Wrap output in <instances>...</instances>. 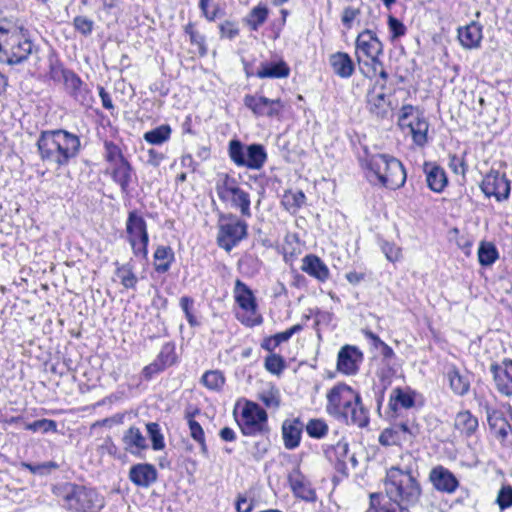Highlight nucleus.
I'll use <instances>...</instances> for the list:
<instances>
[{
  "label": "nucleus",
  "instance_id": "41",
  "mask_svg": "<svg viewBox=\"0 0 512 512\" xmlns=\"http://www.w3.org/2000/svg\"><path fill=\"white\" fill-rule=\"evenodd\" d=\"M156 361L164 368L170 367L176 362V352H175V344L172 342L165 343L157 358Z\"/></svg>",
  "mask_w": 512,
  "mask_h": 512
},
{
  "label": "nucleus",
  "instance_id": "39",
  "mask_svg": "<svg viewBox=\"0 0 512 512\" xmlns=\"http://www.w3.org/2000/svg\"><path fill=\"white\" fill-rule=\"evenodd\" d=\"M188 425H189L191 437L196 442L199 443L200 451H201L202 455L207 457L208 456V447H207V444L205 441V434H204L203 428L197 421H195L191 417L188 418Z\"/></svg>",
  "mask_w": 512,
  "mask_h": 512
},
{
  "label": "nucleus",
  "instance_id": "17",
  "mask_svg": "<svg viewBox=\"0 0 512 512\" xmlns=\"http://www.w3.org/2000/svg\"><path fill=\"white\" fill-rule=\"evenodd\" d=\"M490 372L497 391L504 396H512V360L504 359L500 363H492Z\"/></svg>",
  "mask_w": 512,
  "mask_h": 512
},
{
  "label": "nucleus",
  "instance_id": "28",
  "mask_svg": "<svg viewBox=\"0 0 512 512\" xmlns=\"http://www.w3.org/2000/svg\"><path fill=\"white\" fill-rule=\"evenodd\" d=\"M289 65L282 59L272 62H262L255 74L260 79H281L290 75Z\"/></svg>",
  "mask_w": 512,
  "mask_h": 512
},
{
  "label": "nucleus",
  "instance_id": "21",
  "mask_svg": "<svg viewBox=\"0 0 512 512\" xmlns=\"http://www.w3.org/2000/svg\"><path fill=\"white\" fill-rule=\"evenodd\" d=\"M489 429L497 440L504 443L512 432L511 423L505 418L503 412L486 407Z\"/></svg>",
  "mask_w": 512,
  "mask_h": 512
},
{
  "label": "nucleus",
  "instance_id": "20",
  "mask_svg": "<svg viewBox=\"0 0 512 512\" xmlns=\"http://www.w3.org/2000/svg\"><path fill=\"white\" fill-rule=\"evenodd\" d=\"M429 479L436 490L448 494L454 493L459 486L455 475L443 466L434 467L430 471Z\"/></svg>",
  "mask_w": 512,
  "mask_h": 512
},
{
  "label": "nucleus",
  "instance_id": "14",
  "mask_svg": "<svg viewBox=\"0 0 512 512\" xmlns=\"http://www.w3.org/2000/svg\"><path fill=\"white\" fill-rule=\"evenodd\" d=\"M126 233L127 240L131 245L133 254L136 257H141L146 260L148 257L149 243L147 223L135 210L128 213L126 220Z\"/></svg>",
  "mask_w": 512,
  "mask_h": 512
},
{
  "label": "nucleus",
  "instance_id": "48",
  "mask_svg": "<svg viewBox=\"0 0 512 512\" xmlns=\"http://www.w3.org/2000/svg\"><path fill=\"white\" fill-rule=\"evenodd\" d=\"M104 149V158L108 165L125 158L120 147L112 141H105Z\"/></svg>",
  "mask_w": 512,
  "mask_h": 512
},
{
  "label": "nucleus",
  "instance_id": "25",
  "mask_svg": "<svg viewBox=\"0 0 512 512\" xmlns=\"http://www.w3.org/2000/svg\"><path fill=\"white\" fill-rule=\"evenodd\" d=\"M157 476L156 468L148 463L136 464L129 471L131 482L140 487H149L157 480Z\"/></svg>",
  "mask_w": 512,
  "mask_h": 512
},
{
  "label": "nucleus",
  "instance_id": "35",
  "mask_svg": "<svg viewBox=\"0 0 512 512\" xmlns=\"http://www.w3.org/2000/svg\"><path fill=\"white\" fill-rule=\"evenodd\" d=\"M415 396L414 391L397 387L390 395V406L393 410H397L398 406L410 409L415 405Z\"/></svg>",
  "mask_w": 512,
  "mask_h": 512
},
{
  "label": "nucleus",
  "instance_id": "22",
  "mask_svg": "<svg viewBox=\"0 0 512 512\" xmlns=\"http://www.w3.org/2000/svg\"><path fill=\"white\" fill-rule=\"evenodd\" d=\"M445 377L455 395L462 397L468 394L471 386L468 372H461L455 365H450L447 367Z\"/></svg>",
  "mask_w": 512,
  "mask_h": 512
},
{
  "label": "nucleus",
  "instance_id": "6",
  "mask_svg": "<svg viewBox=\"0 0 512 512\" xmlns=\"http://www.w3.org/2000/svg\"><path fill=\"white\" fill-rule=\"evenodd\" d=\"M355 46V55L361 73L367 78L375 77L378 66H382V61L379 59L383 53L382 42L372 29L366 28L358 34Z\"/></svg>",
  "mask_w": 512,
  "mask_h": 512
},
{
  "label": "nucleus",
  "instance_id": "61",
  "mask_svg": "<svg viewBox=\"0 0 512 512\" xmlns=\"http://www.w3.org/2000/svg\"><path fill=\"white\" fill-rule=\"evenodd\" d=\"M262 438L259 441H256L253 447V455L255 458H262L268 451L270 447V440L268 436H261Z\"/></svg>",
  "mask_w": 512,
  "mask_h": 512
},
{
  "label": "nucleus",
  "instance_id": "12",
  "mask_svg": "<svg viewBox=\"0 0 512 512\" xmlns=\"http://www.w3.org/2000/svg\"><path fill=\"white\" fill-rule=\"evenodd\" d=\"M238 424L245 436H266L270 432L266 411L251 401L244 405Z\"/></svg>",
  "mask_w": 512,
  "mask_h": 512
},
{
  "label": "nucleus",
  "instance_id": "15",
  "mask_svg": "<svg viewBox=\"0 0 512 512\" xmlns=\"http://www.w3.org/2000/svg\"><path fill=\"white\" fill-rule=\"evenodd\" d=\"M243 103L256 117L279 118L284 104L280 98L269 99L260 94H247Z\"/></svg>",
  "mask_w": 512,
  "mask_h": 512
},
{
  "label": "nucleus",
  "instance_id": "42",
  "mask_svg": "<svg viewBox=\"0 0 512 512\" xmlns=\"http://www.w3.org/2000/svg\"><path fill=\"white\" fill-rule=\"evenodd\" d=\"M267 17L268 9L266 7H254L247 17V24L252 30L257 31L266 22Z\"/></svg>",
  "mask_w": 512,
  "mask_h": 512
},
{
  "label": "nucleus",
  "instance_id": "44",
  "mask_svg": "<svg viewBox=\"0 0 512 512\" xmlns=\"http://www.w3.org/2000/svg\"><path fill=\"white\" fill-rule=\"evenodd\" d=\"M116 275L120 279L121 284L127 289H135L138 279L134 274L130 265H122L117 268Z\"/></svg>",
  "mask_w": 512,
  "mask_h": 512
},
{
  "label": "nucleus",
  "instance_id": "8",
  "mask_svg": "<svg viewBox=\"0 0 512 512\" xmlns=\"http://www.w3.org/2000/svg\"><path fill=\"white\" fill-rule=\"evenodd\" d=\"M215 191L219 200L226 206L239 210L244 217H251L250 194L240 187L235 177L228 173L219 174L215 183Z\"/></svg>",
  "mask_w": 512,
  "mask_h": 512
},
{
  "label": "nucleus",
  "instance_id": "33",
  "mask_svg": "<svg viewBox=\"0 0 512 512\" xmlns=\"http://www.w3.org/2000/svg\"><path fill=\"white\" fill-rule=\"evenodd\" d=\"M302 329V325L296 324L286 331L266 337L261 343V348L266 351L273 352L280 344L287 342L294 334L300 332Z\"/></svg>",
  "mask_w": 512,
  "mask_h": 512
},
{
  "label": "nucleus",
  "instance_id": "34",
  "mask_svg": "<svg viewBox=\"0 0 512 512\" xmlns=\"http://www.w3.org/2000/svg\"><path fill=\"white\" fill-rule=\"evenodd\" d=\"M175 260V254L170 246H158L154 252V268L158 273H166Z\"/></svg>",
  "mask_w": 512,
  "mask_h": 512
},
{
  "label": "nucleus",
  "instance_id": "29",
  "mask_svg": "<svg viewBox=\"0 0 512 512\" xmlns=\"http://www.w3.org/2000/svg\"><path fill=\"white\" fill-rule=\"evenodd\" d=\"M303 427V423L298 418L283 422L282 436L285 448L292 450L299 446Z\"/></svg>",
  "mask_w": 512,
  "mask_h": 512
},
{
  "label": "nucleus",
  "instance_id": "10",
  "mask_svg": "<svg viewBox=\"0 0 512 512\" xmlns=\"http://www.w3.org/2000/svg\"><path fill=\"white\" fill-rule=\"evenodd\" d=\"M229 157L239 167L252 170L261 169L267 161V153L261 144L244 146L239 140L229 142Z\"/></svg>",
  "mask_w": 512,
  "mask_h": 512
},
{
  "label": "nucleus",
  "instance_id": "23",
  "mask_svg": "<svg viewBox=\"0 0 512 512\" xmlns=\"http://www.w3.org/2000/svg\"><path fill=\"white\" fill-rule=\"evenodd\" d=\"M458 39L461 45L466 49L480 47L483 39V26L476 21H472L463 27H459Z\"/></svg>",
  "mask_w": 512,
  "mask_h": 512
},
{
  "label": "nucleus",
  "instance_id": "36",
  "mask_svg": "<svg viewBox=\"0 0 512 512\" xmlns=\"http://www.w3.org/2000/svg\"><path fill=\"white\" fill-rule=\"evenodd\" d=\"M368 109L377 116L383 118L388 112V101L385 93H371L368 96Z\"/></svg>",
  "mask_w": 512,
  "mask_h": 512
},
{
  "label": "nucleus",
  "instance_id": "26",
  "mask_svg": "<svg viewBox=\"0 0 512 512\" xmlns=\"http://www.w3.org/2000/svg\"><path fill=\"white\" fill-rule=\"evenodd\" d=\"M301 270L320 282H325L330 276L327 265L314 254H308L302 259Z\"/></svg>",
  "mask_w": 512,
  "mask_h": 512
},
{
  "label": "nucleus",
  "instance_id": "53",
  "mask_svg": "<svg viewBox=\"0 0 512 512\" xmlns=\"http://www.w3.org/2000/svg\"><path fill=\"white\" fill-rule=\"evenodd\" d=\"M364 9L366 11V16L358 20L359 25H363L366 28L375 26L378 15H379V6L372 7L370 5L364 6Z\"/></svg>",
  "mask_w": 512,
  "mask_h": 512
},
{
  "label": "nucleus",
  "instance_id": "59",
  "mask_svg": "<svg viewBox=\"0 0 512 512\" xmlns=\"http://www.w3.org/2000/svg\"><path fill=\"white\" fill-rule=\"evenodd\" d=\"M383 253L385 254L386 258L391 261L395 262L398 261L401 258V249L396 246L393 243L384 242L381 246Z\"/></svg>",
  "mask_w": 512,
  "mask_h": 512
},
{
  "label": "nucleus",
  "instance_id": "7",
  "mask_svg": "<svg viewBox=\"0 0 512 512\" xmlns=\"http://www.w3.org/2000/svg\"><path fill=\"white\" fill-rule=\"evenodd\" d=\"M34 45L22 30L0 26V63L17 65L26 61Z\"/></svg>",
  "mask_w": 512,
  "mask_h": 512
},
{
  "label": "nucleus",
  "instance_id": "2",
  "mask_svg": "<svg viewBox=\"0 0 512 512\" xmlns=\"http://www.w3.org/2000/svg\"><path fill=\"white\" fill-rule=\"evenodd\" d=\"M36 145L40 159L56 170L68 166L81 150L79 136L64 129L42 131Z\"/></svg>",
  "mask_w": 512,
  "mask_h": 512
},
{
  "label": "nucleus",
  "instance_id": "54",
  "mask_svg": "<svg viewBox=\"0 0 512 512\" xmlns=\"http://www.w3.org/2000/svg\"><path fill=\"white\" fill-rule=\"evenodd\" d=\"M259 399L268 407V408H277L280 405V396L279 392L274 389H269L262 391L259 394Z\"/></svg>",
  "mask_w": 512,
  "mask_h": 512
},
{
  "label": "nucleus",
  "instance_id": "18",
  "mask_svg": "<svg viewBox=\"0 0 512 512\" xmlns=\"http://www.w3.org/2000/svg\"><path fill=\"white\" fill-rule=\"evenodd\" d=\"M363 360L362 352L355 346L346 345L338 353L337 368L340 372L353 375Z\"/></svg>",
  "mask_w": 512,
  "mask_h": 512
},
{
  "label": "nucleus",
  "instance_id": "52",
  "mask_svg": "<svg viewBox=\"0 0 512 512\" xmlns=\"http://www.w3.org/2000/svg\"><path fill=\"white\" fill-rule=\"evenodd\" d=\"M73 26L80 34L89 36L94 28V22L85 16H76L73 20Z\"/></svg>",
  "mask_w": 512,
  "mask_h": 512
},
{
  "label": "nucleus",
  "instance_id": "47",
  "mask_svg": "<svg viewBox=\"0 0 512 512\" xmlns=\"http://www.w3.org/2000/svg\"><path fill=\"white\" fill-rule=\"evenodd\" d=\"M265 368L272 374L279 375L285 368V360L278 354H270L265 358Z\"/></svg>",
  "mask_w": 512,
  "mask_h": 512
},
{
  "label": "nucleus",
  "instance_id": "62",
  "mask_svg": "<svg viewBox=\"0 0 512 512\" xmlns=\"http://www.w3.org/2000/svg\"><path fill=\"white\" fill-rule=\"evenodd\" d=\"M448 165L455 174L464 175L466 172V164L464 158L459 157L458 155H450Z\"/></svg>",
  "mask_w": 512,
  "mask_h": 512
},
{
  "label": "nucleus",
  "instance_id": "64",
  "mask_svg": "<svg viewBox=\"0 0 512 512\" xmlns=\"http://www.w3.org/2000/svg\"><path fill=\"white\" fill-rule=\"evenodd\" d=\"M410 507L411 506H406L402 503L391 501L381 504L379 508L376 510V512H410Z\"/></svg>",
  "mask_w": 512,
  "mask_h": 512
},
{
  "label": "nucleus",
  "instance_id": "5",
  "mask_svg": "<svg viewBox=\"0 0 512 512\" xmlns=\"http://www.w3.org/2000/svg\"><path fill=\"white\" fill-rule=\"evenodd\" d=\"M62 508L70 512H99L103 498L94 490L75 483H61L53 487Z\"/></svg>",
  "mask_w": 512,
  "mask_h": 512
},
{
  "label": "nucleus",
  "instance_id": "40",
  "mask_svg": "<svg viewBox=\"0 0 512 512\" xmlns=\"http://www.w3.org/2000/svg\"><path fill=\"white\" fill-rule=\"evenodd\" d=\"M201 382L210 390H220L225 383V377L221 371L211 370L203 374Z\"/></svg>",
  "mask_w": 512,
  "mask_h": 512
},
{
  "label": "nucleus",
  "instance_id": "56",
  "mask_svg": "<svg viewBox=\"0 0 512 512\" xmlns=\"http://www.w3.org/2000/svg\"><path fill=\"white\" fill-rule=\"evenodd\" d=\"M193 304H194V300L188 296H183L180 299V307L183 310L188 323L191 326H196V325H198V321L191 311Z\"/></svg>",
  "mask_w": 512,
  "mask_h": 512
},
{
  "label": "nucleus",
  "instance_id": "4",
  "mask_svg": "<svg viewBox=\"0 0 512 512\" xmlns=\"http://www.w3.org/2000/svg\"><path fill=\"white\" fill-rule=\"evenodd\" d=\"M384 489L390 501L411 507L419 502L422 494L417 477L411 471L401 469L398 466H392L387 470Z\"/></svg>",
  "mask_w": 512,
  "mask_h": 512
},
{
  "label": "nucleus",
  "instance_id": "46",
  "mask_svg": "<svg viewBox=\"0 0 512 512\" xmlns=\"http://www.w3.org/2000/svg\"><path fill=\"white\" fill-rule=\"evenodd\" d=\"M63 83L66 89L70 92L71 95L77 97L81 92V88L83 86V82L78 75H76L73 71L69 70L66 73V76L63 80Z\"/></svg>",
  "mask_w": 512,
  "mask_h": 512
},
{
  "label": "nucleus",
  "instance_id": "27",
  "mask_svg": "<svg viewBox=\"0 0 512 512\" xmlns=\"http://www.w3.org/2000/svg\"><path fill=\"white\" fill-rule=\"evenodd\" d=\"M107 172L114 182L119 184L122 192H126L131 182L132 167L126 158L114 162L107 167Z\"/></svg>",
  "mask_w": 512,
  "mask_h": 512
},
{
  "label": "nucleus",
  "instance_id": "49",
  "mask_svg": "<svg viewBox=\"0 0 512 512\" xmlns=\"http://www.w3.org/2000/svg\"><path fill=\"white\" fill-rule=\"evenodd\" d=\"M496 503L501 510H505L512 506V486L509 484L502 485L500 488Z\"/></svg>",
  "mask_w": 512,
  "mask_h": 512
},
{
  "label": "nucleus",
  "instance_id": "13",
  "mask_svg": "<svg viewBox=\"0 0 512 512\" xmlns=\"http://www.w3.org/2000/svg\"><path fill=\"white\" fill-rule=\"evenodd\" d=\"M233 296L235 302L242 310V314H237L238 320L242 324L253 327L260 325L263 321L260 314H258V305L253 291L240 279L235 281L233 289Z\"/></svg>",
  "mask_w": 512,
  "mask_h": 512
},
{
  "label": "nucleus",
  "instance_id": "51",
  "mask_svg": "<svg viewBox=\"0 0 512 512\" xmlns=\"http://www.w3.org/2000/svg\"><path fill=\"white\" fill-rule=\"evenodd\" d=\"M25 429L33 432L39 430H42L43 432L56 431L57 423L50 419H40L26 424Z\"/></svg>",
  "mask_w": 512,
  "mask_h": 512
},
{
  "label": "nucleus",
  "instance_id": "37",
  "mask_svg": "<svg viewBox=\"0 0 512 512\" xmlns=\"http://www.w3.org/2000/svg\"><path fill=\"white\" fill-rule=\"evenodd\" d=\"M171 135V128L169 125H161L150 131H147L143 138L146 142L152 145H161L166 142Z\"/></svg>",
  "mask_w": 512,
  "mask_h": 512
},
{
  "label": "nucleus",
  "instance_id": "55",
  "mask_svg": "<svg viewBox=\"0 0 512 512\" xmlns=\"http://www.w3.org/2000/svg\"><path fill=\"white\" fill-rule=\"evenodd\" d=\"M212 3V0H199V8L201 10L202 15L209 22L215 21L218 17V13L220 11V7L218 4L213 5V9L209 10V5Z\"/></svg>",
  "mask_w": 512,
  "mask_h": 512
},
{
  "label": "nucleus",
  "instance_id": "50",
  "mask_svg": "<svg viewBox=\"0 0 512 512\" xmlns=\"http://www.w3.org/2000/svg\"><path fill=\"white\" fill-rule=\"evenodd\" d=\"M388 28L392 40L404 36L407 31L406 26L403 24V22L392 15L388 16Z\"/></svg>",
  "mask_w": 512,
  "mask_h": 512
},
{
  "label": "nucleus",
  "instance_id": "57",
  "mask_svg": "<svg viewBox=\"0 0 512 512\" xmlns=\"http://www.w3.org/2000/svg\"><path fill=\"white\" fill-rule=\"evenodd\" d=\"M394 374H395V370L393 368H391L388 364L381 367L377 371V377L381 381L382 392L385 389H387V387L391 384ZM382 397H383V393L381 394V398Z\"/></svg>",
  "mask_w": 512,
  "mask_h": 512
},
{
  "label": "nucleus",
  "instance_id": "31",
  "mask_svg": "<svg viewBox=\"0 0 512 512\" xmlns=\"http://www.w3.org/2000/svg\"><path fill=\"white\" fill-rule=\"evenodd\" d=\"M424 172L426 174L427 185L432 191L440 193L447 186L448 179L446 173L440 166L425 163Z\"/></svg>",
  "mask_w": 512,
  "mask_h": 512
},
{
  "label": "nucleus",
  "instance_id": "24",
  "mask_svg": "<svg viewBox=\"0 0 512 512\" xmlns=\"http://www.w3.org/2000/svg\"><path fill=\"white\" fill-rule=\"evenodd\" d=\"M329 65L333 73L342 79L350 78L355 72V64L346 52H335L329 56Z\"/></svg>",
  "mask_w": 512,
  "mask_h": 512
},
{
  "label": "nucleus",
  "instance_id": "1",
  "mask_svg": "<svg viewBox=\"0 0 512 512\" xmlns=\"http://www.w3.org/2000/svg\"><path fill=\"white\" fill-rule=\"evenodd\" d=\"M326 412L346 425L364 428L369 424V410L360 394L344 383L333 386L326 395Z\"/></svg>",
  "mask_w": 512,
  "mask_h": 512
},
{
  "label": "nucleus",
  "instance_id": "58",
  "mask_svg": "<svg viewBox=\"0 0 512 512\" xmlns=\"http://www.w3.org/2000/svg\"><path fill=\"white\" fill-rule=\"evenodd\" d=\"M219 29H220V36L222 38H227V39L232 40L239 34V29H238L236 23H234L232 21H225V22L221 23L219 26Z\"/></svg>",
  "mask_w": 512,
  "mask_h": 512
},
{
  "label": "nucleus",
  "instance_id": "45",
  "mask_svg": "<svg viewBox=\"0 0 512 512\" xmlns=\"http://www.w3.org/2000/svg\"><path fill=\"white\" fill-rule=\"evenodd\" d=\"M307 434L316 439L325 437L328 433V425L322 419H311L306 425Z\"/></svg>",
  "mask_w": 512,
  "mask_h": 512
},
{
  "label": "nucleus",
  "instance_id": "19",
  "mask_svg": "<svg viewBox=\"0 0 512 512\" xmlns=\"http://www.w3.org/2000/svg\"><path fill=\"white\" fill-rule=\"evenodd\" d=\"M288 482L293 494L304 501L314 502L316 492L310 481L301 473L299 468L293 469L288 475Z\"/></svg>",
  "mask_w": 512,
  "mask_h": 512
},
{
  "label": "nucleus",
  "instance_id": "16",
  "mask_svg": "<svg viewBox=\"0 0 512 512\" xmlns=\"http://www.w3.org/2000/svg\"><path fill=\"white\" fill-rule=\"evenodd\" d=\"M480 187L487 197L494 196L498 201L506 200L510 195V181L505 174L497 170H490L483 178Z\"/></svg>",
  "mask_w": 512,
  "mask_h": 512
},
{
  "label": "nucleus",
  "instance_id": "60",
  "mask_svg": "<svg viewBox=\"0 0 512 512\" xmlns=\"http://www.w3.org/2000/svg\"><path fill=\"white\" fill-rule=\"evenodd\" d=\"M69 70L65 69L59 62H53L50 64L49 77L55 82H63L66 73Z\"/></svg>",
  "mask_w": 512,
  "mask_h": 512
},
{
  "label": "nucleus",
  "instance_id": "63",
  "mask_svg": "<svg viewBox=\"0 0 512 512\" xmlns=\"http://www.w3.org/2000/svg\"><path fill=\"white\" fill-rule=\"evenodd\" d=\"M361 11L358 8L347 7L344 9L342 14V23L348 29L352 27V23L360 15Z\"/></svg>",
  "mask_w": 512,
  "mask_h": 512
},
{
  "label": "nucleus",
  "instance_id": "32",
  "mask_svg": "<svg viewBox=\"0 0 512 512\" xmlns=\"http://www.w3.org/2000/svg\"><path fill=\"white\" fill-rule=\"evenodd\" d=\"M479 423L469 410L460 411L456 414L454 427L465 437H471L478 429Z\"/></svg>",
  "mask_w": 512,
  "mask_h": 512
},
{
  "label": "nucleus",
  "instance_id": "30",
  "mask_svg": "<svg viewBox=\"0 0 512 512\" xmlns=\"http://www.w3.org/2000/svg\"><path fill=\"white\" fill-rule=\"evenodd\" d=\"M122 441L125 450L132 455H138L148 448L146 437L142 434L140 429L135 426H131L125 431Z\"/></svg>",
  "mask_w": 512,
  "mask_h": 512
},
{
  "label": "nucleus",
  "instance_id": "9",
  "mask_svg": "<svg viewBox=\"0 0 512 512\" xmlns=\"http://www.w3.org/2000/svg\"><path fill=\"white\" fill-rule=\"evenodd\" d=\"M398 125L405 135L412 138L413 143L422 148L428 143L429 122L418 107L407 104L400 109Z\"/></svg>",
  "mask_w": 512,
  "mask_h": 512
},
{
  "label": "nucleus",
  "instance_id": "38",
  "mask_svg": "<svg viewBox=\"0 0 512 512\" xmlns=\"http://www.w3.org/2000/svg\"><path fill=\"white\" fill-rule=\"evenodd\" d=\"M498 258V251L492 243H481L478 249V259L482 266L492 265Z\"/></svg>",
  "mask_w": 512,
  "mask_h": 512
},
{
  "label": "nucleus",
  "instance_id": "11",
  "mask_svg": "<svg viewBox=\"0 0 512 512\" xmlns=\"http://www.w3.org/2000/svg\"><path fill=\"white\" fill-rule=\"evenodd\" d=\"M247 231L248 224L244 220L239 219L232 213L222 215L217 236L218 245L227 252H230L247 237Z\"/></svg>",
  "mask_w": 512,
  "mask_h": 512
},
{
  "label": "nucleus",
  "instance_id": "43",
  "mask_svg": "<svg viewBox=\"0 0 512 512\" xmlns=\"http://www.w3.org/2000/svg\"><path fill=\"white\" fill-rule=\"evenodd\" d=\"M146 429L151 439L153 450L158 451L164 449L165 442L160 425L156 422H149L146 424Z\"/></svg>",
  "mask_w": 512,
  "mask_h": 512
},
{
  "label": "nucleus",
  "instance_id": "3",
  "mask_svg": "<svg viewBox=\"0 0 512 512\" xmlns=\"http://www.w3.org/2000/svg\"><path fill=\"white\" fill-rule=\"evenodd\" d=\"M361 166L366 170V177L372 184H379L393 190L405 184L404 166L391 155L366 154L361 159Z\"/></svg>",
  "mask_w": 512,
  "mask_h": 512
}]
</instances>
